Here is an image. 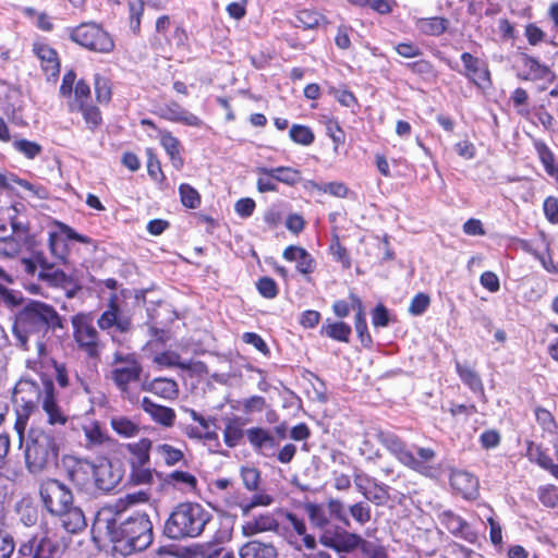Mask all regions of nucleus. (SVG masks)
<instances>
[{"label": "nucleus", "instance_id": "obj_1", "mask_svg": "<svg viewBox=\"0 0 558 558\" xmlns=\"http://www.w3.org/2000/svg\"><path fill=\"white\" fill-rule=\"evenodd\" d=\"M93 529L123 556L145 550L154 539L149 515L142 511L128 514L123 500L102 507L97 512Z\"/></svg>", "mask_w": 558, "mask_h": 558}, {"label": "nucleus", "instance_id": "obj_2", "mask_svg": "<svg viewBox=\"0 0 558 558\" xmlns=\"http://www.w3.org/2000/svg\"><path fill=\"white\" fill-rule=\"evenodd\" d=\"M58 328H63L62 317L53 306L31 300L16 314L13 332L24 350L28 349L29 337H35L38 355L43 356L46 354L44 339Z\"/></svg>", "mask_w": 558, "mask_h": 558}, {"label": "nucleus", "instance_id": "obj_3", "mask_svg": "<svg viewBox=\"0 0 558 558\" xmlns=\"http://www.w3.org/2000/svg\"><path fill=\"white\" fill-rule=\"evenodd\" d=\"M60 439L54 432L31 428L25 439L24 459L29 473L39 474L57 463Z\"/></svg>", "mask_w": 558, "mask_h": 558}, {"label": "nucleus", "instance_id": "obj_4", "mask_svg": "<svg viewBox=\"0 0 558 558\" xmlns=\"http://www.w3.org/2000/svg\"><path fill=\"white\" fill-rule=\"evenodd\" d=\"M210 518V513L199 504H179L166 521L165 534L171 539L197 537Z\"/></svg>", "mask_w": 558, "mask_h": 558}, {"label": "nucleus", "instance_id": "obj_5", "mask_svg": "<svg viewBox=\"0 0 558 558\" xmlns=\"http://www.w3.org/2000/svg\"><path fill=\"white\" fill-rule=\"evenodd\" d=\"M45 380L50 379L43 378L41 385L32 379H21L14 387L12 396L16 412L14 428L21 441H23L24 430L31 414L38 408L39 403L43 404Z\"/></svg>", "mask_w": 558, "mask_h": 558}, {"label": "nucleus", "instance_id": "obj_6", "mask_svg": "<svg viewBox=\"0 0 558 558\" xmlns=\"http://www.w3.org/2000/svg\"><path fill=\"white\" fill-rule=\"evenodd\" d=\"M319 542L324 546L332 548L338 553H349L355 548H360L365 558H388L381 546L365 541L356 534L339 531L338 527L325 530L319 536Z\"/></svg>", "mask_w": 558, "mask_h": 558}, {"label": "nucleus", "instance_id": "obj_7", "mask_svg": "<svg viewBox=\"0 0 558 558\" xmlns=\"http://www.w3.org/2000/svg\"><path fill=\"white\" fill-rule=\"evenodd\" d=\"M73 337L80 350L88 357L96 359L102 349L99 332L93 325L90 314L78 313L71 318Z\"/></svg>", "mask_w": 558, "mask_h": 558}, {"label": "nucleus", "instance_id": "obj_8", "mask_svg": "<svg viewBox=\"0 0 558 558\" xmlns=\"http://www.w3.org/2000/svg\"><path fill=\"white\" fill-rule=\"evenodd\" d=\"M70 38L80 46L100 53H108L114 47L110 35L92 22L70 28Z\"/></svg>", "mask_w": 558, "mask_h": 558}, {"label": "nucleus", "instance_id": "obj_9", "mask_svg": "<svg viewBox=\"0 0 558 558\" xmlns=\"http://www.w3.org/2000/svg\"><path fill=\"white\" fill-rule=\"evenodd\" d=\"M40 499L49 513L57 515L63 513L73 505V494L71 489L56 478H49L41 483L39 487Z\"/></svg>", "mask_w": 558, "mask_h": 558}, {"label": "nucleus", "instance_id": "obj_10", "mask_svg": "<svg viewBox=\"0 0 558 558\" xmlns=\"http://www.w3.org/2000/svg\"><path fill=\"white\" fill-rule=\"evenodd\" d=\"M62 468L66 478L78 492L93 495V476L95 462L74 456H65L62 459Z\"/></svg>", "mask_w": 558, "mask_h": 558}, {"label": "nucleus", "instance_id": "obj_11", "mask_svg": "<svg viewBox=\"0 0 558 558\" xmlns=\"http://www.w3.org/2000/svg\"><path fill=\"white\" fill-rule=\"evenodd\" d=\"M61 554L59 542L47 533L32 536L17 549V558H59Z\"/></svg>", "mask_w": 558, "mask_h": 558}, {"label": "nucleus", "instance_id": "obj_12", "mask_svg": "<svg viewBox=\"0 0 558 558\" xmlns=\"http://www.w3.org/2000/svg\"><path fill=\"white\" fill-rule=\"evenodd\" d=\"M59 231L49 232L48 246L54 262L66 264L69 255V240L88 244L92 240L83 234L77 233L71 227L59 222Z\"/></svg>", "mask_w": 558, "mask_h": 558}, {"label": "nucleus", "instance_id": "obj_13", "mask_svg": "<svg viewBox=\"0 0 558 558\" xmlns=\"http://www.w3.org/2000/svg\"><path fill=\"white\" fill-rule=\"evenodd\" d=\"M56 262H49L43 252H34L33 260H25L26 269L31 274L36 272V265H39L40 270L37 276L38 279L46 282L50 287L64 288L70 283V277L64 271L54 268Z\"/></svg>", "mask_w": 558, "mask_h": 558}, {"label": "nucleus", "instance_id": "obj_14", "mask_svg": "<svg viewBox=\"0 0 558 558\" xmlns=\"http://www.w3.org/2000/svg\"><path fill=\"white\" fill-rule=\"evenodd\" d=\"M97 326L104 331L114 329L121 333L130 332L133 329L131 317L121 312L116 295L109 299L106 310L97 319Z\"/></svg>", "mask_w": 558, "mask_h": 558}, {"label": "nucleus", "instance_id": "obj_15", "mask_svg": "<svg viewBox=\"0 0 558 558\" xmlns=\"http://www.w3.org/2000/svg\"><path fill=\"white\" fill-rule=\"evenodd\" d=\"M518 77L522 81H533L538 83V90H544L547 85L554 81V73L548 66L541 64L536 59L523 54L519 59Z\"/></svg>", "mask_w": 558, "mask_h": 558}, {"label": "nucleus", "instance_id": "obj_16", "mask_svg": "<svg viewBox=\"0 0 558 558\" xmlns=\"http://www.w3.org/2000/svg\"><path fill=\"white\" fill-rule=\"evenodd\" d=\"M122 480L119 469H116L107 459L95 462L93 476V495L113 490Z\"/></svg>", "mask_w": 558, "mask_h": 558}, {"label": "nucleus", "instance_id": "obj_17", "mask_svg": "<svg viewBox=\"0 0 558 558\" xmlns=\"http://www.w3.org/2000/svg\"><path fill=\"white\" fill-rule=\"evenodd\" d=\"M142 372V366L112 367L110 379L116 385L122 399H126L130 402L135 401V396L131 392V385L140 380Z\"/></svg>", "mask_w": 558, "mask_h": 558}, {"label": "nucleus", "instance_id": "obj_18", "mask_svg": "<svg viewBox=\"0 0 558 558\" xmlns=\"http://www.w3.org/2000/svg\"><path fill=\"white\" fill-rule=\"evenodd\" d=\"M408 459L404 465L409 469L426 477L437 476L439 470L435 465L436 452L432 448L418 447L415 454L411 451Z\"/></svg>", "mask_w": 558, "mask_h": 558}, {"label": "nucleus", "instance_id": "obj_19", "mask_svg": "<svg viewBox=\"0 0 558 558\" xmlns=\"http://www.w3.org/2000/svg\"><path fill=\"white\" fill-rule=\"evenodd\" d=\"M464 70L461 73L478 87H486L490 84V75L484 61L469 52L461 54Z\"/></svg>", "mask_w": 558, "mask_h": 558}, {"label": "nucleus", "instance_id": "obj_20", "mask_svg": "<svg viewBox=\"0 0 558 558\" xmlns=\"http://www.w3.org/2000/svg\"><path fill=\"white\" fill-rule=\"evenodd\" d=\"M41 407L47 415V422L50 425H64L68 422V416L56 401L54 385L52 380L44 381V400Z\"/></svg>", "mask_w": 558, "mask_h": 558}, {"label": "nucleus", "instance_id": "obj_21", "mask_svg": "<svg viewBox=\"0 0 558 558\" xmlns=\"http://www.w3.org/2000/svg\"><path fill=\"white\" fill-rule=\"evenodd\" d=\"M246 438L254 450L264 457H274L277 442L268 429L254 427L246 429Z\"/></svg>", "mask_w": 558, "mask_h": 558}, {"label": "nucleus", "instance_id": "obj_22", "mask_svg": "<svg viewBox=\"0 0 558 558\" xmlns=\"http://www.w3.org/2000/svg\"><path fill=\"white\" fill-rule=\"evenodd\" d=\"M34 53L41 61V69L47 80H56L60 73V62L54 49L46 44H34Z\"/></svg>", "mask_w": 558, "mask_h": 558}, {"label": "nucleus", "instance_id": "obj_23", "mask_svg": "<svg viewBox=\"0 0 558 558\" xmlns=\"http://www.w3.org/2000/svg\"><path fill=\"white\" fill-rule=\"evenodd\" d=\"M450 485L466 499L475 498L478 492V480L466 471H452Z\"/></svg>", "mask_w": 558, "mask_h": 558}, {"label": "nucleus", "instance_id": "obj_24", "mask_svg": "<svg viewBox=\"0 0 558 558\" xmlns=\"http://www.w3.org/2000/svg\"><path fill=\"white\" fill-rule=\"evenodd\" d=\"M141 408L154 422L162 426L170 427L174 424L175 412L171 408L157 404L148 397L142 399Z\"/></svg>", "mask_w": 558, "mask_h": 558}, {"label": "nucleus", "instance_id": "obj_25", "mask_svg": "<svg viewBox=\"0 0 558 558\" xmlns=\"http://www.w3.org/2000/svg\"><path fill=\"white\" fill-rule=\"evenodd\" d=\"M160 116L169 121L189 126H201L202 120L194 113L181 107L178 102H170L160 108Z\"/></svg>", "mask_w": 558, "mask_h": 558}, {"label": "nucleus", "instance_id": "obj_26", "mask_svg": "<svg viewBox=\"0 0 558 558\" xmlns=\"http://www.w3.org/2000/svg\"><path fill=\"white\" fill-rule=\"evenodd\" d=\"M56 517L60 519L62 527L71 534H77L87 526L83 510L74 505H71L63 510V513H58Z\"/></svg>", "mask_w": 558, "mask_h": 558}, {"label": "nucleus", "instance_id": "obj_27", "mask_svg": "<svg viewBox=\"0 0 558 558\" xmlns=\"http://www.w3.org/2000/svg\"><path fill=\"white\" fill-rule=\"evenodd\" d=\"M376 436L378 441L404 465L411 453L407 445L397 435L390 432L378 430Z\"/></svg>", "mask_w": 558, "mask_h": 558}, {"label": "nucleus", "instance_id": "obj_28", "mask_svg": "<svg viewBox=\"0 0 558 558\" xmlns=\"http://www.w3.org/2000/svg\"><path fill=\"white\" fill-rule=\"evenodd\" d=\"M13 234L0 236V256L13 257L19 254L21 250L22 236L26 234L27 230L24 226L13 222Z\"/></svg>", "mask_w": 558, "mask_h": 558}, {"label": "nucleus", "instance_id": "obj_29", "mask_svg": "<svg viewBox=\"0 0 558 558\" xmlns=\"http://www.w3.org/2000/svg\"><path fill=\"white\" fill-rule=\"evenodd\" d=\"M254 171L257 174H270L271 177L275 178L276 181L287 184L289 186H294L302 180L301 172L298 169L291 167H256Z\"/></svg>", "mask_w": 558, "mask_h": 558}, {"label": "nucleus", "instance_id": "obj_30", "mask_svg": "<svg viewBox=\"0 0 558 558\" xmlns=\"http://www.w3.org/2000/svg\"><path fill=\"white\" fill-rule=\"evenodd\" d=\"M144 389L167 400H174L179 396V386L175 380L157 377L148 381Z\"/></svg>", "mask_w": 558, "mask_h": 558}, {"label": "nucleus", "instance_id": "obj_31", "mask_svg": "<svg viewBox=\"0 0 558 558\" xmlns=\"http://www.w3.org/2000/svg\"><path fill=\"white\" fill-rule=\"evenodd\" d=\"M282 256L288 262H296V269L303 275L314 270V259L303 247L290 245L283 251Z\"/></svg>", "mask_w": 558, "mask_h": 558}, {"label": "nucleus", "instance_id": "obj_32", "mask_svg": "<svg viewBox=\"0 0 558 558\" xmlns=\"http://www.w3.org/2000/svg\"><path fill=\"white\" fill-rule=\"evenodd\" d=\"M110 426L113 432L123 438H134L140 435L141 426L132 418L124 415H113L110 417Z\"/></svg>", "mask_w": 558, "mask_h": 558}, {"label": "nucleus", "instance_id": "obj_33", "mask_svg": "<svg viewBox=\"0 0 558 558\" xmlns=\"http://www.w3.org/2000/svg\"><path fill=\"white\" fill-rule=\"evenodd\" d=\"M534 148L537 153L538 159L545 168L548 175L553 177L558 183V161L555 159L551 149L541 140H535Z\"/></svg>", "mask_w": 558, "mask_h": 558}, {"label": "nucleus", "instance_id": "obj_34", "mask_svg": "<svg viewBox=\"0 0 558 558\" xmlns=\"http://www.w3.org/2000/svg\"><path fill=\"white\" fill-rule=\"evenodd\" d=\"M160 144L169 155L172 166L178 170L181 169L183 167V159L180 155L181 144L179 140L169 131H161Z\"/></svg>", "mask_w": 558, "mask_h": 558}, {"label": "nucleus", "instance_id": "obj_35", "mask_svg": "<svg viewBox=\"0 0 558 558\" xmlns=\"http://www.w3.org/2000/svg\"><path fill=\"white\" fill-rule=\"evenodd\" d=\"M150 448L151 441L148 438H142L136 442L126 445L128 451L133 456V468H144L149 462Z\"/></svg>", "mask_w": 558, "mask_h": 558}, {"label": "nucleus", "instance_id": "obj_36", "mask_svg": "<svg viewBox=\"0 0 558 558\" xmlns=\"http://www.w3.org/2000/svg\"><path fill=\"white\" fill-rule=\"evenodd\" d=\"M304 510L308 517V520L313 527H316L322 531V533L325 530H333L335 527H331L329 525V517L327 514V510L324 506L307 502L304 505Z\"/></svg>", "mask_w": 558, "mask_h": 558}, {"label": "nucleus", "instance_id": "obj_37", "mask_svg": "<svg viewBox=\"0 0 558 558\" xmlns=\"http://www.w3.org/2000/svg\"><path fill=\"white\" fill-rule=\"evenodd\" d=\"M283 515L287 521V529H292L298 535L302 536L303 544L306 548L314 549L316 539L314 536L306 533L304 520L292 512H284Z\"/></svg>", "mask_w": 558, "mask_h": 558}, {"label": "nucleus", "instance_id": "obj_38", "mask_svg": "<svg viewBox=\"0 0 558 558\" xmlns=\"http://www.w3.org/2000/svg\"><path fill=\"white\" fill-rule=\"evenodd\" d=\"M456 369L464 385H466L473 392L484 396L482 379L473 368L457 362Z\"/></svg>", "mask_w": 558, "mask_h": 558}, {"label": "nucleus", "instance_id": "obj_39", "mask_svg": "<svg viewBox=\"0 0 558 558\" xmlns=\"http://www.w3.org/2000/svg\"><path fill=\"white\" fill-rule=\"evenodd\" d=\"M12 182L19 184L21 187L29 191L32 194H34L40 198H44L46 196V190L43 186H36L24 179L17 178L13 173H10L8 175L5 173L0 172V189L11 190Z\"/></svg>", "mask_w": 558, "mask_h": 558}, {"label": "nucleus", "instance_id": "obj_40", "mask_svg": "<svg viewBox=\"0 0 558 558\" xmlns=\"http://www.w3.org/2000/svg\"><path fill=\"white\" fill-rule=\"evenodd\" d=\"M320 333L337 341L349 342L351 327L343 322L327 320L323 324Z\"/></svg>", "mask_w": 558, "mask_h": 558}, {"label": "nucleus", "instance_id": "obj_41", "mask_svg": "<svg viewBox=\"0 0 558 558\" xmlns=\"http://www.w3.org/2000/svg\"><path fill=\"white\" fill-rule=\"evenodd\" d=\"M278 526L276 519L270 513H263L253 520L246 521V536L260 532L274 531Z\"/></svg>", "mask_w": 558, "mask_h": 558}, {"label": "nucleus", "instance_id": "obj_42", "mask_svg": "<svg viewBox=\"0 0 558 558\" xmlns=\"http://www.w3.org/2000/svg\"><path fill=\"white\" fill-rule=\"evenodd\" d=\"M275 501L271 492L262 487L246 494V512L256 507H268Z\"/></svg>", "mask_w": 558, "mask_h": 558}, {"label": "nucleus", "instance_id": "obj_43", "mask_svg": "<svg viewBox=\"0 0 558 558\" xmlns=\"http://www.w3.org/2000/svg\"><path fill=\"white\" fill-rule=\"evenodd\" d=\"M73 93L74 95H71L68 104L71 112H75L76 108H82L83 105L88 104L90 87L84 80H80L76 82Z\"/></svg>", "mask_w": 558, "mask_h": 558}, {"label": "nucleus", "instance_id": "obj_44", "mask_svg": "<svg viewBox=\"0 0 558 558\" xmlns=\"http://www.w3.org/2000/svg\"><path fill=\"white\" fill-rule=\"evenodd\" d=\"M246 558H277V550L271 544L250 541L246 542Z\"/></svg>", "mask_w": 558, "mask_h": 558}, {"label": "nucleus", "instance_id": "obj_45", "mask_svg": "<svg viewBox=\"0 0 558 558\" xmlns=\"http://www.w3.org/2000/svg\"><path fill=\"white\" fill-rule=\"evenodd\" d=\"M296 26L303 27L305 29H313L325 23V17L317 11L304 9L299 11L296 15Z\"/></svg>", "mask_w": 558, "mask_h": 558}, {"label": "nucleus", "instance_id": "obj_46", "mask_svg": "<svg viewBox=\"0 0 558 558\" xmlns=\"http://www.w3.org/2000/svg\"><path fill=\"white\" fill-rule=\"evenodd\" d=\"M75 112H81L90 131H95L102 123L100 110L90 104H85L82 108H76Z\"/></svg>", "mask_w": 558, "mask_h": 558}, {"label": "nucleus", "instance_id": "obj_47", "mask_svg": "<svg viewBox=\"0 0 558 558\" xmlns=\"http://www.w3.org/2000/svg\"><path fill=\"white\" fill-rule=\"evenodd\" d=\"M155 452L165 461L167 465H174L179 463L184 457L182 450L168 444L156 446Z\"/></svg>", "mask_w": 558, "mask_h": 558}, {"label": "nucleus", "instance_id": "obj_48", "mask_svg": "<svg viewBox=\"0 0 558 558\" xmlns=\"http://www.w3.org/2000/svg\"><path fill=\"white\" fill-rule=\"evenodd\" d=\"M289 136L294 143L303 146L311 145L315 140L313 131L301 124H293L289 131Z\"/></svg>", "mask_w": 558, "mask_h": 558}, {"label": "nucleus", "instance_id": "obj_49", "mask_svg": "<svg viewBox=\"0 0 558 558\" xmlns=\"http://www.w3.org/2000/svg\"><path fill=\"white\" fill-rule=\"evenodd\" d=\"M171 28V20L168 15H161L157 19L155 31L156 36L154 37L151 41V46L155 48H162L166 37L168 36V33Z\"/></svg>", "mask_w": 558, "mask_h": 558}, {"label": "nucleus", "instance_id": "obj_50", "mask_svg": "<svg viewBox=\"0 0 558 558\" xmlns=\"http://www.w3.org/2000/svg\"><path fill=\"white\" fill-rule=\"evenodd\" d=\"M179 193L182 204L191 209H195L201 204V196L198 192L190 184L183 183L179 186Z\"/></svg>", "mask_w": 558, "mask_h": 558}, {"label": "nucleus", "instance_id": "obj_51", "mask_svg": "<svg viewBox=\"0 0 558 558\" xmlns=\"http://www.w3.org/2000/svg\"><path fill=\"white\" fill-rule=\"evenodd\" d=\"M13 147L28 159L36 158L43 151V147L38 143L25 138L15 140Z\"/></svg>", "mask_w": 558, "mask_h": 558}, {"label": "nucleus", "instance_id": "obj_52", "mask_svg": "<svg viewBox=\"0 0 558 558\" xmlns=\"http://www.w3.org/2000/svg\"><path fill=\"white\" fill-rule=\"evenodd\" d=\"M535 417L544 432L548 434H556L558 425L548 410L537 407L535 409Z\"/></svg>", "mask_w": 558, "mask_h": 558}, {"label": "nucleus", "instance_id": "obj_53", "mask_svg": "<svg viewBox=\"0 0 558 558\" xmlns=\"http://www.w3.org/2000/svg\"><path fill=\"white\" fill-rule=\"evenodd\" d=\"M448 21L444 17H432L421 22V29L428 35L438 36L447 29Z\"/></svg>", "mask_w": 558, "mask_h": 558}, {"label": "nucleus", "instance_id": "obj_54", "mask_svg": "<svg viewBox=\"0 0 558 558\" xmlns=\"http://www.w3.org/2000/svg\"><path fill=\"white\" fill-rule=\"evenodd\" d=\"M440 522L448 529L452 534L462 533L466 526L465 522L451 511H444L440 514Z\"/></svg>", "mask_w": 558, "mask_h": 558}, {"label": "nucleus", "instance_id": "obj_55", "mask_svg": "<svg viewBox=\"0 0 558 558\" xmlns=\"http://www.w3.org/2000/svg\"><path fill=\"white\" fill-rule=\"evenodd\" d=\"M363 496L377 504L381 505L388 499V488L385 485L378 484L376 481L365 490Z\"/></svg>", "mask_w": 558, "mask_h": 558}, {"label": "nucleus", "instance_id": "obj_56", "mask_svg": "<svg viewBox=\"0 0 558 558\" xmlns=\"http://www.w3.org/2000/svg\"><path fill=\"white\" fill-rule=\"evenodd\" d=\"M94 86H95V94H96V98H97L98 102H100V104L109 102L111 99V88L109 85V81L106 77H104L99 74H96Z\"/></svg>", "mask_w": 558, "mask_h": 558}, {"label": "nucleus", "instance_id": "obj_57", "mask_svg": "<svg viewBox=\"0 0 558 558\" xmlns=\"http://www.w3.org/2000/svg\"><path fill=\"white\" fill-rule=\"evenodd\" d=\"M258 293L265 299H275L278 295V286L270 277H262L256 281Z\"/></svg>", "mask_w": 558, "mask_h": 558}, {"label": "nucleus", "instance_id": "obj_58", "mask_svg": "<svg viewBox=\"0 0 558 558\" xmlns=\"http://www.w3.org/2000/svg\"><path fill=\"white\" fill-rule=\"evenodd\" d=\"M129 11H130V27L134 33H138L140 27H141V17L144 12V2L142 0L130 2Z\"/></svg>", "mask_w": 558, "mask_h": 558}, {"label": "nucleus", "instance_id": "obj_59", "mask_svg": "<svg viewBox=\"0 0 558 558\" xmlns=\"http://www.w3.org/2000/svg\"><path fill=\"white\" fill-rule=\"evenodd\" d=\"M527 453L531 459H535L541 468L547 470L549 466H551V458L546 454L539 446L534 445L532 441L529 442Z\"/></svg>", "mask_w": 558, "mask_h": 558}, {"label": "nucleus", "instance_id": "obj_60", "mask_svg": "<svg viewBox=\"0 0 558 558\" xmlns=\"http://www.w3.org/2000/svg\"><path fill=\"white\" fill-rule=\"evenodd\" d=\"M538 498L545 507L558 508V488L555 486L541 487Z\"/></svg>", "mask_w": 558, "mask_h": 558}, {"label": "nucleus", "instance_id": "obj_61", "mask_svg": "<svg viewBox=\"0 0 558 558\" xmlns=\"http://www.w3.org/2000/svg\"><path fill=\"white\" fill-rule=\"evenodd\" d=\"M113 367H132V366H142V364L137 361L135 354L133 353H123L121 351H116L112 354Z\"/></svg>", "mask_w": 558, "mask_h": 558}, {"label": "nucleus", "instance_id": "obj_62", "mask_svg": "<svg viewBox=\"0 0 558 558\" xmlns=\"http://www.w3.org/2000/svg\"><path fill=\"white\" fill-rule=\"evenodd\" d=\"M242 428L238 421L229 422L225 428V441L229 447L235 446V444L242 438Z\"/></svg>", "mask_w": 558, "mask_h": 558}, {"label": "nucleus", "instance_id": "obj_63", "mask_svg": "<svg viewBox=\"0 0 558 558\" xmlns=\"http://www.w3.org/2000/svg\"><path fill=\"white\" fill-rule=\"evenodd\" d=\"M14 549L13 536L8 531L0 529V558H10Z\"/></svg>", "mask_w": 558, "mask_h": 558}, {"label": "nucleus", "instance_id": "obj_64", "mask_svg": "<svg viewBox=\"0 0 558 558\" xmlns=\"http://www.w3.org/2000/svg\"><path fill=\"white\" fill-rule=\"evenodd\" d=\"M430 303V299L425 293H417L410 303L409 312L414 315L418 316L422 315L428 307Z\"/></svg>", "mask_w": 558, "mask_h": 558}]
</instances>
